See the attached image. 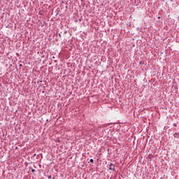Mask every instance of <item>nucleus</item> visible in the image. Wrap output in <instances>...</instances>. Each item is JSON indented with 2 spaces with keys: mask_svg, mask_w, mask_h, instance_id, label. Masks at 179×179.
Returning <instances> with one entry per match:
<instances>
[{
  "mask_svg": "<svg viewBox=\"0 0 179 179\" xmlns=\"http://www.w3.org/2000/svg\"><path fill=\"white\" fill-rule=\"evenodd\" d=\"M109 170H110V171H115V165H114L113 163H110L109 164Z\"/></svg>",
  "mask_w": 179,
  "mask_h": 179,
  "instance_id": "1",
  "label": "nucleus"
},
{
  "mask_svg": "<svg viewBox=\"0 0 179 179\" xmlns=\"http://www.w3.org/2000/svg\"><path fill=\"white\" fill-rule=\"evenodd\" d=\"M173 136H174V138H179V133H178V132L175 133V134H173Z\"/></svg>",
  "mask_w": 179,
  "mask_h": 179,
  "instance_id": "2",
  "label": "nucleus"
},
{
  "mask_svg": "<svg viewBox=\"0 0 179 179\" xmlns=\"http://www.w3.org/2000/svg\"><path fill=\"white\" fill-rule=\"evenodd\" d=\"M90 162L91 163H94V160H93V159H90Z\"/></svg>",
  "mask_w": 179,
  "mask_h": 179,
  "instance_id": "3",
  "label": "nucleus"
},
{
  "mask_svg": "<svg viewBox=\"0 0 179 179\" xmlns=\"http://www.w3.org/2000/svg\"><path fill=\"white\" fill-rule=\"evenodd\" d=\"M34 171H36V170L33 169V168H31V172L34 173Z\"/></svg>",
  "mask_w": 179,
  "mask_h": 179,
  "instance_id": "4",
  "label": "nucleus"
},
{
  "mask_svg": "<svg viewBox=\"0 0 179 179\" xmlns=\"http://www.w3.org/2000/svg\"><path fill=\"white\" fill-rule=\"evenodd\" d=\"M48 178L51 179V178H52L51 175L48 176Z\"/></svg>",
  "mask_w": 179,
  "mask_h": 179,
  "instance_id": "5",
  "label": "nucleus"
},
{
  "mask_svg": "<svg viewBox=\"0 0 179 179\" xmlns=\"http://www.w3.org/2000/svg\"><path fill=\"white\" fill-rule=\"evenodd\" d=\"M20 66H22V64H20Z\"/></svg>",
  "mask_w": 179,
  "mask_h": 179,
  "instance_id": "6",
  "label": "nucleus"
},
{
  "mask_svg": "<svg viewBox=\"0 0 179 179\" xmlns=\"http://www.w3.org/2000/svg\"><path fill=\"white\" fill-rule=\"evenodd\" d=\"M26 170H27V169H24V171H26Z\"/></svg>",
  "mask_w": 179,
  "mask_h": 179,
  "instance_id": "7",
  "label": "nucleus"
}]
</instances>
